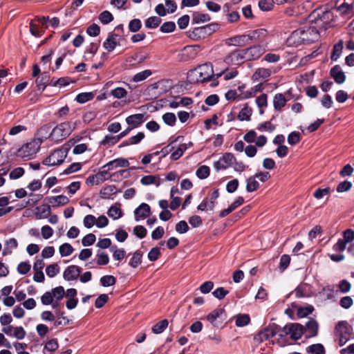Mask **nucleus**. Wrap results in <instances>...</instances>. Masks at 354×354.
I'll use <instances>...</instances> for the list:
<instances>
[{
	"label": "nucleus",
	"instance_id": "f257e3e1",
	"mask_svg": "<svg viewBox=\"0 0 354 354\" xmlns=\"http://www.w3.org/2000/svg\"><path fill=\"white\" fill-rule=\"evenodd\" d=\"M214 76L212 64L205 63L191 70L188 73L187 78L191 84H194L211 81Z\"/></svg>",
	"mask_w": 354,
	"mask_h": 354
},
{
	"label": "nucleus",
	"instance_id": "f03ea898",
	"mask_svg": "<svg viewBox=\"0 0 354 354\" xmlns=\"http://www.w3.org/2000/svg\"><path fill=\"white\" fill-rule=\"evenodd\" d=\"M333 13L328 10L322 8L315 9L309 15L308 20L315 24L317 28L326 30L327 26L333 21Z\"/></svg>",
	"mask_w": 354,
	"mask_h": 354
},
{
	"label": "nucleus",
	"instance_id": "7ed1b4c3",
	"mask_svg": "<svg viewBox=\"0 0 354 354\" xmlns=\"http://www.w3.org/2000/svg\"><path fill=\"white\" fill-rule=\"evenodd\" d=\"M219 28L217 23H211L205 26L196 27L188 31L190 39L197 41L205 39L216 32Z\"/></svg>",
	"mask_w": 354,
	"mask_h": 354
},
{
	"label": "nucleus",
	"instance_id": "20e7f679",
	"mask_svg": "<svg viewBox=\"0 0 354 354\" xmlns=\"http://www.w3.org/2000/svg\"><path fill=\"white\" fill-rule=\"evenodd\" d=\"M42 143L41 138H35L30 142L23 145L20 149L17 151L16 155L17 157L21 158H28L35 155L40 149Z\"/></svg>",
	"mask_w": 354,
	"mask_h": 354
},
{
	"label": "nucleus",
	"instance_id": "39448f33",
	"mask_svg": "<svg viewBox=\"0 0 354 354\" xmlns=\"http://www.w3.org/2000/svg\"><path fill=\"white\" fill-rule=\"evenodd\" d=\"M75 127H72L69 122H62L52 129L50 133V138L56 142L63 140L72 133Z\"/></svg>",
	"mask_w": 354,
	"mask_h": 354
},
{
	"label": "nucleus",
	"instance_id": "423d86ee",
	"mask_svg": "<svg viewBox=\"0 0 354 354\" xmlns=\"http://www.w3.org/2000/svg\"><path fill=\"white\" fill-rule=\"evenodd\" d=\"M304 333V326L299 323H290L282 328V333L279 334L280 337L290 335L293 340L299 339Z\"/></svg>",
	"mask_w": 354,
	"mask_h": 354
},
{
	"label": "nucleus",
	"instance_id": "0eeeda50",
	"mask_svg": "<svg viewBox=\"0 0 354 354\" xmlns=\"http://www.w3.org/2000/svg\"><path fill=\"white\" fill-rule=\"evenodd\" d=\"M282 332V328L275 324H269V326L261 330L254 336L257 342H262L273 337L277 333Z\"/></svg>",
	"mask_w": 354,
	"mask_h": 354
},
{
	"label": "nucleus",
	"instance_id": "6e6552de",
	"mask_svg": "<svg viewBox=\"0 0 354 354\" xmlns=\"http://www.w3.org/2000/svg\"><path fill=\"white\" fill-rule=\"evenodd\" d=\"M247 61L245 54L243 49H236L227 55L224 58V62L228 65L240 66Z\"/></svg>",
	"mask_w": 354,
	"mask_h": 354
},
{
	"label": "nucleus",
	"instance_id": "1a4fd4ad",
	"mask_svg": "<svg viewBox=\"0 0 354 354\" xmlns=\"http://www.w3.org/2000/svg\"><path fill=\"white\" fill-rule=\"evenodd\" d=\"M335 335L339 339V345L344 346L350 339V332L348 323L346 321H340L335 326Z\"/></svg>",
	"mask_w": 354,
	"mask_h": 354
},
{
	"label": "nucleus",
	"instance_id": "9d476101",
	"mask_svg": "<svg viewBox=\"0 0 354 354\" xmlns=\"http://www.w3.org/2000/svg\"><path fill=\"white\" fill-rule=\"evenodd\" d=\"M66 156V151L62 149L55 150L42 162L44 165L55 166L63 163Z\"/></svg>",
	"mask_w": 354,
	"mask_h": 354
},
{
	"label": "nucleus",
	"instance_id": "9b49d317",
	"mask_svg": "<svg viewBox=\"0 0 354 354\" xmlns=\"http://www.w3.org/2000/svg\"><path fill=\"white\" fill-rule=\"evenodd\" d=\"M299 29L301 30L304 44L315 42L319 38V32L316 26H304Z\"/></svg>",
	"mask_w": 354,
	"mask_h": 354
},
{
	"label": "nucleus",
	"instance_id": "f8f14e48",
	"mask_svg": "<svg viewBox=\"0 0 354 354\" xmlns=\"http://www.w3.org/2000/svg\"><path fill=\"white\" fill-rule=\"evenodd\" d=\"M236 162V158L232 153H225L218 161L214 162V167L216 171L226 169L232 167Z\"/></svg>",
	"mask_w": 354,
	"mask_h": 354
},
{
	"label": "nucleus",
	"instance_id": "ddd939ff",
	"mask_svg": "<svg viewBox=\"0 0 354 354\" xmlns=\"http://www.w3.org/2000/svg\"><path fill=\"white\" fill-rule=\"evenodd\" d=\"M243 50L247 61L257 60L266 52L265 48L261 45H254Z\"/></svg>",
	"mask_w": 354,
	"mask_h": 354
},
{
	"label": "nucleus",
	"instance_id": "4468645a",
	"mask_svg": "<svg viewBox=\"0 0 354 354\" xmlns=\"http://www.w3.org/2000/svg\"><path fill=\"white\" fill-rule=\"evenodd\" d=\"M121 35L115 32H110L106 39L103 43V46L108 51H113L117 46L120 45Z\"/></svg>",
	"mask_w": 354,
	"mask_h": 354
},
{
	"label": "nucleus",
	"instance_id": "2eb2a0df",
	"mask_svg": "<svg viewBox=\"0 0 354 354\" xmlns=\"http://www.w3.org/2000/svg\"><path fill=\"white\" fill-rule=\"evenodd\" d=\"M107 175V171L100 170L96 174L88 176L86 184L87 185H99L111 177V175L109 177L106 176Z\"/></svg>",
	"mask_w": 354,
	"mask_h": 354
},
{
	"label": "nucleus",
	"instance_id": "dca6fc26",
	"mask_svg": "<svg viewBox=\"0 0 354 354\" xmlns=\"http://www.w3.org/2000/svg\"><path fill=\"white\" fill-rule=\"evenodd\" d=\"M228 46L243 47L250 44V37L248 35H236L226 40Z\"/></svg>",
	"mask_w": 354,
	"mask_h": 354
},
{
	"label": "nucleus",
	"instance_id": "f3484780",
	"mask_svg": "<svg viewBox=\"0 0 354 354\" xmlns=\"http://www.w3.org/2000/svg\"><path fill=\"white\" fill-rule=\"evenodd\" d=\"M82 272L80 267L75 265L68 266L63 274V277L66 281H73L77 279Z\"/></svg>",
	"mask_w": 354,
	"mask_h": 354
},
{
	"label": "nucleus",
	"instance_id": "a211bd4d",
	"mask_svg": "<svg viewBox=\"0 0 354 354\" xmlns=\"http://www.w3.org/2000/svg\"><path fill=\"white\" fill-rule=\"evenodd\" d=\"M268 33L267 30L264 28H259L251 31L249 34H248V37H250V44L252 41H265L268 37Z\"/></svg>",
	"mask_w": 354,
	"mask_h": 354
},
{
	"label": "nucleus",
	"instance_id": "6ab92c4d",
	"mask_svg": "<svg viewBox=\"0 0 354 354\" xmlns=\"http://www.w3.org/2000/svg\"><path fill=\"white\" fill-rule=\"evenodd\" d=\"M330 75L338 84H342L346 81V75L338 64L330 68Z\"/></svg>",
	"mask_w": 354,
	"mask_h": 354
},
{
	"label": "nucleus",
	"instance_id": "aec40b11",
	"mask_svg": "<svg viewBox=\"0 0 354 354\" xmlns=\"http://www.w3.org/2000/svg\"><path fill=\"white\" fill-rule=\"evenodd\" d=\"M125 120L129 127L133 129L140 127L145 121V119L144 114L136 113L128 116Z\"/></svg>",
	"mask_w": 354,
	"mask_h": 354
},
{
	"label": "nucleus",
	"instance_id": "412c9836",
	"mask_svg": "<svg viewBox=\"0 0 354 354\" xmlns=\"http://www.w3.org/2000/svg\"><path fill=\"white\" fill-rule=\"evenodd\" d=\"M304 326V333H306V337H313L317 335L319 325L315 319H310Z\"/></svg>",
	"mask_w": 354,
	"mask_h": 354
},
{
	"label": "nucleus",
	"instance_id": "4be33fe9",
	"mask_svg": "<svg viewBox=\"0 0 354 354\" xmlns=\"http://www.w3.org/2000/svg\"><path fill=\"white\" fill-rule=\"evenodd\" d=\"M151 214V207L147 203H141L134 211L135 219L145 218Z\"/></svg>",
	"mask_w": 354,
	"mask_h": 354
},
{
	"label": "nucleus",
	"instance_id": "5701e85b",
	"mask_svg": "<svg viewBox=\"0 0 354 354\" xmlns=\"http://www.w3.org/2000/svg\"><path fill=\"white\" fill-rule=\"evenodd\" d=\"M302 38L301 30L297 29L294 30L287 39V43L289 46H299L304 44Z\"/></svg>",
	"mask_w": 354,
	"mask_h": 354
},
{
	"label": "nucleus",
	"instance_id": "b1692460",
	"mask_svg": "<svg viewBox=\"0 0 354 354\" xmlns=\"http://www.w3.org/2000/svg\"><path fill=\"white\" fill-rule=\"evenodd\" d=\"M216 319H220L221 322L226 319L225 311L223 308H218L214 309L207 316V319L211 323L214 324Z\"/></svg>",
	"mask_w": 354,
	"mask_h": 354
},
{
	"label": "nucleus",
	"instance_id": "393cba45",
	"mask_svg": "<svg viewBox=\"0 0 354 354\" xmlns=\"http://www.w3.org/2000/svg\"><path fill=\"white\" fill-rule=\"evenodd\" d=\"M51 214L50 206L48 204H43L36 207L35 216L37 219L46 218Z\"/></svg>",
	"mask_w": 354,
	"mask_h": 354
},
{
	"label": "nucleus",
	"instance_id": "a878e982",
	"mask_svg": "<svg viewBox=\"0 0 354 354\" xmlns=\"http://www.w3.org/2000/svg\"><path fill=\"white\" fill-rule=\"evenodd\" d=\"M49 81L50 74L48 72H44L36 79V86L39 90L41 89V91H44L46 87L48 85Z\"/></svg>",
	"mask_w": 354,
	"mask_h": 354
},
{
	"label": "nucleus",
	"instance_id": "bb28decb",
	"mask_svg": "<svg viewBox=\"0 0 354 354\" xmlns=\"http://www.w3.org/2000/svg\"><path fill=\"white\" fill-rule=\"evenodd\" d=\"M117 193L116 187L114 185H109L103 187L100 192V198L102 199H109L112 195H115Z\"/></svg>",
	"mask_w": 354,
	"mask_h": 354
},
{
	"label": "nucleus",
	"instance_id": "cd10ccee",
	"mask_svg": "<svg viewBox=\"0 0 354 354\" xmlns=\"http://www.w3.org/2000/svg\"><path fill=\"white\" fill-rule=\"evenodd\" d=\"M287 100L282 93H277L273 98V106L276 111H281L286 104Z\"/></svg>",
	"mask_w": 354,
	"mask_h": 354
},
{
	"label": "nucleus",
	"instance_id": "c85d7f7f",
	"mask_svg": "<svg viewBox=\"0 0 354 354\" xmlns=\"http://www.w3.org/2000/svg\"><path fill=\"white\" fill-rule=\"evenodd\" d=\"M140 183L144 185L154 184L156 187H159L161 183V179L158 176L149 175L143 176L140 180Z\"/></svg>",
	"mask_w": 354,
	"mask_h": 354
},
{
	"label": "nucleus",
	"instance_id": "c756f323",
	"mask_svg": "<svg viewBox=\"0 0 354 354\" xmlns=\"http://www.w3.org/2000/svg\"><path fill=\"white\" fill-rule=\"evenodd\" d=\"M44 27H41L35 19L31 20L30 22V32L32 35L39 37L44 32Z\"/></svg>",
	"mask_w": 354,
	"mask_h": 354
},
{
	"label": "nucleus",
	"instance_id": "7c9ffc66",
	"mask_svg": "<svg viewBox=\"0 0 354 354\" xmlns=\"http://www.w3.org/2000/svg\"><path fill=\"white\" fill-rule=\"evenodd\" d=\"M45 200L51 204L55 203L58 206L66 205L69 202L68 198L64 195L48 197Z\"/></svg>",
	"mask_w": 354,
	"mask_h": 354
},
{
	"label": "nucleus",
	"instance_id": "2f4dec72",
	"mask_svg": "<svg viewBox=\"0 0 354 354\" xmlns=\"http://www.w3.org/2000/svg\"><path fill=\"white\" fill-rule=\"evenodd\" d=\"M259 187V183L257 180L254 175L250 176L246 180V190L248 192H252L257 190Z\"/></svg>",
	"mask_w": 354,
	"mask_h": 354
},
{
	"label": "nucleus",
	"instance_id": "473e14b6",
	"mask_svg": "<svg viewBox=\"0 0 354 354\" xmlns=\"http://www.w3.org/2000/svg\"><path fill=\"white\" fill-rule=\"evenodd\" d=\"M343 50V41L339 40L333 46V50L330 54V59L333 61H336L342 54Z\"/></svg>",
	"mask_w": 354,
	"mask_h": 354
},
{
	"label": "nucleus",
	"instance_id": "72a5a7b5",
	"mask_svg": "<svg viewBox=\"0 0 354 354\" xmlns=\"http://www.w3.org/2000/svg\"><path fill=\"white\" fill-rule=\"evenodd\" d=\"M162 19L157 16H153L147 18L145 21V26L147 28H156L160 26Z\"/></svg>",
	"mask_w": 354,
	"mask_h": 354
},
{
	"label": "nucleus",
	"instance_id": "f704fd0d",
	"mask_svg": "<svg viewBox=\"0 0 354 354\" xmlns=\"http://www.w3.org/2000/svg\"><path fill=\"white\" fill-rule=\"evenodd\" d=\"M252 113V109L248 107L247 105H245L239 111L238 114V119L241 121H249L251 119Z\"/></svg>",
	"mask_w": 354,
	"mask_h": 354
},
{
	"label": "nucleus",
	"instance_id": "c9c22d12",
	"mask_svg": "<svg viewBox=\"0 0 354 354\" xmlns=\"http://www.w3.org/2000/svg\"><path fill=\"white\" fill-rule=\"evenodd\" d=\"M211 17L208 14H203L198 12H195L192 15V23L198 24L210 21Z\"/></svg>",
	"mask_w": 354,
	"mask_h": 354
},
{
	"label": "nucleus",
	"instance_id": "e433bc0d",
	"mask_svg": "<svg viewBox=\"0 0 354 354\" xmlns=\"http://www.w3.org/2000/svg\"><path fill=\"white\" fill-rule=\"evenodd\" d=\"M215 206V203L211 201L207 197L205 198L203 201L198 205L197 209L201 211L213 210Z\"/></svg>",
	"mask_w": 354,
	"mask_h": 354
},
{
	"label": "nucleus",
	"instance_id": "4c0bfd02",
	"mask_svg": "<svg viewBox=\"0 0 354 354\" xmlns=\"http://www.w3.org/2000/svg\"><path fill=\"white\" fill-rule=\"evenodd\" d=\"M142 253L140 250H136L133 254L132 258L130 259L129 265L136 268L142 263Z\"/></svg>",
	"mask_w": 354,
	"mask_h": 354
},
{
	"label": "nucleus",
	"instance_id": "58836bf2",
	"mask_svg": "<svg viewBox=\"0 0 354 354\" xmlns=\"http://www.w3.org/2000/svg\"><path fill=\"white\" fill-rule=\"evenodd\" d=\"M18 246V243L16 239L11 238L7 240L5 243V248L3 251V254H8L12 253V250Z\"/></svg>",
	"mask_w": 354,
	"mask_h": 354
},
{
	"label": "nucleus",
	"instance_id": "ea45409f",
	"mask_svg": "<svg viewBox=\"0 0 354 354\" xmlns=\"http://www.w3.org/2000/svg\"><path fill=\"white\" fill-rule=\"evenodd\" d=\"M306 351L308 353L313 354H325L326 350L324 346L322 344H314L306 348Z\"/></svg>",
	"mask_w": 354,
	"mask_h": 354
},
{
	"label": "nucleus",
	"instance_id": "a19ab883",
	"mask_svg": "<svg viewBox=\"0 0 354 354\" xmlns=\"http://www.w3.org/2000/svg\"><path fill=\"white\" fill-rule=\"evenodd\" d=\"M169 322L167 319H162L156 323L152 327V332L155 334H160L162 333L168 326Z\"/></svg>",
	"mask_w": 354,
	"mask_h": 354
},
{
	"label": "nucleus",
	"instance_id": "79ce46f5",
	"mask_svg": "<svg viewBox=\"0 0 354 354\" xmlns=\"http://www.w3.org/2000/svg\"><path fill=\"white\" fill-rule=\"evenodd\" d=\"M107 214L108 216L112 218L113 220L118 219L123 215L122 212L120 208V206L117 207L116 205L111 206L108 210Z\"/></svg>",
	"mask_w": 354,
	"mask_h": 354
},
{
	"label": "nucleus",
	"instance_id": "37998d69",
	"mask_svg": "<svg viewBox=\"0 0 354 354\" xmlns=\"http://www.w3.org/2000/svg\"><path fill=\"white\" fill-rule=\"evenodd\" d=\"M51 126L49 124H46L40 127V129L37 131V134L41 136L40 138L47 139L48 138H50V133L51 131Z\"/></svg>",
	"mask_w": 354,
	"mask_h": 354
},
{
	"label": "nucleus",
	"instance_id": "c03bdc74",
	"mask_svg": "<svg viewBox=\"0 0 354 354\" xmlns=\"http://www.w3.org/2000/svg\"><path fill=\"white\" fill-rule=\"evenodd\" d=\"M119 141L118 136L112 135H106L104 139L100 142L101 145L111 147Z\"/></svg>",
	"mask_w": 354,
	"mask_h": 354
},
{
	"label": "nucleus",
	"instance_id": "a18cd8bd",
	"mask_svg": "<svg viewBox=\"0 0 354 354\" xmlns=\"http://www.w3.org/2000/svg\"><path fill=\"white\" fill-rule=\"evenodd\" d=\"M58 347L59 345L57 340L56 339H51L46 343L44 348V353L46 354L45 351H49L50 353L54 352L58 348Z\"/></svg>",
	"mask_w": 354,
	"mask_h": 354
},
{
	"label": "nucleus",
	"instance_id": "49530a36",
	"mask_svg": "<svg viewBox=\"0 0 354 354\" xmlns=\"http://www.w3.org/2000/svg\"><path fill=\"white\" fill-rule=\"evenodd\" d=\"M209 174L210 169L209 167L206 165H202L199 167L196 171L197 177L200 179L207 178L209 176Z\"/></svg>",
	"mask_w": 354,
	"mask_h": 354
},
{
	"label": "nucleus",
	"instance_id": "de8ad7c7",
	"mask_svg": "<svg viewBox=\"0 0 354 354\" xmlns=\"http://www.w3.org/2000/svg\"><path fill=\"white\" fill-rule=\"evenodd\" d=\"M187 149V146L185 144H181L178 146V147L171 153L170 158L172 160H178L183 154L184 151Z\"/></svg>",
	"mask_w": 354,
	"mask_h": 354
},
{
	"label": "nucleus",
	"instance_id": "09e8293b",
	"mask_svg": "<svg viewBox=\"0 0 354 354\" xmlns=\"http://www.w3.org/2000/svg\"><path fill=\"white\" fill-rule=\"evenodd\" d=\"M59 250L62 257H67L73 252L74 249L71 244L65 243L59 246Z\"/></svg>",
	"mask_w": 354,
	"mask_h": 354
},
{
	"label": "nucleus",
	"instance_id": "8fccbe9b",
	"mask_svg": "<svg viewBox=\"0 0 354 354\" xmlns=\"http://www.w3.org/2000/svg\"><path fill=\"white\" fill-rule=\"evenodd\" d=\"M314 308L311 305H308L306 307H300L297 310V315L299 318L306 317L308 315L311 314Z\"/></svg>",
	"mask_w": 354,
	"mask_h": 354
},
{
	"label": "nucleus",
	"instance_id": "3c124183",
	"mask_svg": "<svg viewBox=\"0 0 354 354\" xmlns=\"http://www.w3.org/2000/svg\"><path fill=\"white\" fill-rule=\"evenodd\" d=\"M111 251L113 252V257L115 260L120 261L125 257L126 252L123 248L118 249L117 246H111Z\"/></svg>",
	"mask_w": 354,
	"mask_h": 354
},
{
	"label": "nucleus",
	"instance_id": "603ef678",
	"mask_svg": "<svg viewBox=\"0 0 354 354\" xmlns=\"http://www.w3.org/2000/svg\"><path fill=\"white\" fill-rule=\"evenodd\" d=\"M152 74L151 70L147 69L136 73L132 78L134 82H138L145 80Z\"/></svg>",
	"mask_w": 354,
	"mask_h": 354
},
{
	"label": "nucleus",
	"instance_id": "864d4df0",
	"mask_svg": "<svg viewBox=\"0 0 354 354\" xmlns=\"http://www.w3.org/2000/svg\"><path fill=\"white\" fill-rule=\"evenodd\" d=\"M93 97L94 95L91 92L81 93L76 96L75 100L80 104H84L91 100L93 98Z\"/></svg>",
	"mask_w": 354,
	"mask_h": 354
},
{
	"label": "nucleus",
	"instance_id": "5fc2aeb1",
	"mask_svg": "<svg viewBox=\"0 0 354 354\" xmlns=\"http://www.w3.org/2000/svg\"><path fill=\"white\" fill-rule=\"evenodd\" d=\"M250 322V316L247 314L239 315L236 319V326L238 327H243L248 325Z\"/></svg>",
	"mask_w": 354,
	"mask_h": 354
},
{
	"label": "nucleus",
	"instance_id": "6e6d98bb",
	"mask_svg": "<svg viewBox=\"0 0 354 354\" xmlns=\"http://www.w3.org/2000/svg\"><path fill=\"white\" fill-rule=\"evenodd\" d=\"M100 283L104 287L113 286L116 283V279L112 275H105L101 277Z\"/></svg>",
	"mask_w": 354,
	"mask_h": 354
},
{
	"label": "nucleus",
	"instance_id": "4d7b16f0",
	"mask_svg": "<svg viewBox=\"0 0 354 354\" xmlns=\"http://www.w3.org/2000/svg\"><path fill=\"white\" fill-rule=\"evenodd\" d=\"M99 19L103 24H108L113 20V16L109 11L104 10L100 14Z\"/></svg>",
	"mask_w": 354,
	"mask_h": 354
},
{
	"label": "nucleus",
	"instance_id": "13d9d810",
	"mask_svg": "<svg viewBox=\"0 0 354 354\" xmlns=\"http://www.w3.org/2000/svg\"><path fill=\"white\" fill-rule=\"evenodd\" d=\"M110 95H113L115 98L121 99L126 97L127 91L122 87H117L111 91Z\"/></svg>",
	"mask_w": 354,
	"mask_h": 354
},
{
	"label": "nucleus",
	"instance_id": "bf43d9fd",
	"mask_svg": "<svg viewBox=\"0 0 354 354\" xmlns=\"http://www.w3.org/2000/svg\"><path fill=\"white\" fill-rule=\"evenodd\" d=\"M164 122L171 127L175 125L176 122V117L173 113H166L162 115Z\"/></svg>",
	"mask_w": 354,
	"mask_h": 354
},
{
	"label": "nucleus",
	"instance_id": "052dcab7",
	"mask_svg": "<svg viewBox=\"0 0 354 354\" xmlns=\"http://www.w3.org/2000/svg\"><path fill=\"white\" fill-rule=\"evenodd\" d=\"M176 29V24L173 21H167L162 24L160 30L163 33L172 32Z\"/></svg>",
	"mask_w": 354,
	"mask_h": 354
},
{
	"label": "nucleus",
	"instance_id": "680f3d73",
	"mask_svg": "<svg viewBox=\"0 0 354 354\" xmlns=\"http://www.w3.org/2000/svg\"><path fill=\"white\" fill-rule=\"evenodd\" d=\"M59 272V267L57 263H53L48 266L46 268V274L53 278L56 276Z\"/></svg>",
	"mask_w": 354,
	"mask_h": 354
},
{
	"label": "nucleus",
	"instance_id": "e2e57ef3",
	"mask_svg": "<svg viewBox=\"0 0 354 354\" xmlns=\"http://www.w3.org/2000/svg\"><path fill=\"white\" fill-rule=\"evenodd\" d=\"M129 29L132 32H137L142 27L141 21L139 19H133L129 23Z\"/></svg>",
	"mask_w": 354,
	"mask_h": 354
},
{
	"label": "nucleus",
	"instance_id": "0e129e2a",
	"mask_svg": "<svg viewBox=\"0 0 354 354\" xmlns=\"http://www.w3.org/2000/svg\"><path fill=\"white\" fill-rule=\"evenodd\" d=\"M50 292H52L53 298H55L57 301L63 299L65 295L64 288L62 286H57L55 288H53L50 290Z\"/></svg>",
	"mask_w": 354,
	"mask_h": 354
},
{
	"label": "nucleus",
	"instance_id": "69168bd1",
	"mask_svg": "<svg viewBox=\"0 0 354 354\" xmlns=\"http://www.w3.org/2000/svg\"><path fill=\"white\" fill-rule=\"evenodd\" d=\"M301 140L300 133L298 131H292L288 136V142L290 145H295L299 143Z\"/></svg>",
	"mask_w": 354,
	"mask_h": 354
},
{
	"label": "nucleus",
	"instance_id": "338daca9",
	"mask_svg": "<svg viewBox=\"0 0 354 354\" xmlns=\"http://www.w3.org/2000/svg\"><path fill=\"white\" fill-rule=\"evenodd\" d=\"M271 75L270 69L260 68H258L253 75L255 79L258 77H262L263 79L268 78Z\"/></svg>",
	"mask_w": 354,
	"mask_h": 354
},
{
	"label": "nucleus",
	"instance_id": "774afa93",
	"mask_svg": "<svg viewBox=\"0 0 354 354\" xmlns=\"http://www.w3.org/2000/svg\"><path fill=\"white\" fill-rule=\"evenodd\" d=\"M95 235L92 233H89L83 237L82 239V243L84 246H90L95 242Z\"/></svg>",
	"mask_w": 354,
	"mask_h": 354
}]
</instances>
